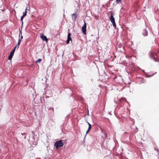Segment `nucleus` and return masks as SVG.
<instances>
[{
    "instance_id": "obj_11",
    "label": "nucleus",
    "mask_w": 159,
    "mask_h": 159,
    "mask_svg": "<svg viewBox=\"0 0 159 159\" xmlns=\"http://www.w3.org/2000/svg\"><path fill=\"white\" fill-rule=\"evenodd\" d=\"M72 18L75 20L77 18V14L75 13H74L72 14Z\"/></svg>"
},
{
    "instance_id": "obj_13",
    "label": "nucleus",
    "mask_w": 159,
    "mask_h": 159,
    "mask_svg": "<svg viewBox=\"0 0 159 159\" xmlns=\"http://www.w3.org/2000/svg\"><path fill=\"white\" fill-rule=\"evenodd\" d=\"M27 7L26 9H25V11L23 13V15L22 16H24V17L26 15L27 13Z\"/></svg>"
},
{
    "instance_id": "obj_3",
    "label": "nucleus",
    "mask_w": 159,
    "mask_h": 159,
    "mask_svg": "<svg viewBox=\"0 0 159 159\" xmlns=\"http://www.w3.org/2000/svg\"><path fill=\"white\" fill-rule=\"evenodd\" d=\"M157 53H156L153 52H150L149 53V55L150 57L152 58L155 61H158L159 60L157 59L155 57V55L156 56Z\"/></svg>"
},
{
    "instance_id": "obj_10",
    "label": "nucleus",
    "mask_w": 159,
    "mask_h": 159,
    "mask_svg": "<svg viewBox=\"0 0 159 159\" xmlns=\"http://www.w3.org/2000/svg\"><path fill=\"white\" fill-rule=\"evenodd\" d=\"M20 42H21L20 41V40H19L17 44L15 46V48L14 49H15V50H16V48H18L19 47V45L20 44Z\"/></svg>"
},
{
    "instance_id": "obj_7",
    "label": "nucleus",
    "mask_w": 159,
    "mask_h": 159,
    "mask_svg": "<svg viewBox=\"0 0 159 159\" xmlns=\"http://www.w3.org/2000/svg\"><path fill=\"white\" fill-rule=\"evenodd\" d=\"M71 34L70 33H69L67 36V39L66 41V43L67 44H68L69 43V42L70 41H72V39L71 38Z\"/></svg>"
},
{
    "instance_id": "obj_9",
    "label": "nucleus",
    "mask_w": 159,
    "mask_h": 159,
    "mask_svg": "<svg viewBox=\"0 0 159 159\" xmlns=\"http://www.w3.org/2000/svg\"><path fill=\"white\" fill-rule=\"evenodd\" d=\"M142 33L143 35L145 36H147L148 35V32L146 30H144Z\"/></svg>"
},
{
    "instance_id": "obj_4",
    "label": "nucleus",
    "mask_w": 159,
    "mask_h": 159,
    "mask_svg": "<svg viewBox=\"0 0 159 159\" xmlns=\"http://www.w3.org/2000/svg\"><path fill=\"white\" fill-rule=\"evenodd\" d=\"M82 30L83 34H84L86 35V24L85 22L82 27Z\"/></svg>"
},
{
    "instance_id": "obj_14",
    "label": "nucleus",
    "mask_w": 159,
    "mask_h": 159,
    "mask_svg": "<svg viewBox=\"0 0 159 159\" xmlns=\"http://www.w3.org/2000/svg\"><path fill=\"white\" fill-rule=\"evenodd\" d=\"M20 33H21V32L20 31V34H19V40H20V41L21 42V40H22V39H23V36H22V35H21V36H20Z\"/></svg>"
},
{
    "instance_id": "obj_19",
    "label": "nucleus",
    "mask_w": 159,
    "mask_h": 159,
    "mask_svg": "<svg viewBox=\"0 0 159 159\" xmlns=\"http://www.w3.org/2000/svg\"><path fill=\"white\" fill-rule=\"evenodd\" d=\"M157 151L158 152L159 154V150L157 149Z\"/></svg>"
},
{
    "instance_id": "obj_8",
    "label": "nucleus",
    "mask_w": 159,
    "mask_h": 159,
    "mask_svg": "<svg viewBox=\"0 0 159 159\" xmlns=\"http://www.w3.org/2000/svg\"><path fill=\"white\" fill-rule=\"evenodd\" d=\"M87 123L89 125V128H88V129L86 131L87 134H88L89 132V130L91 129V127H92L91 125L89 122H87Z\"/></svg>"
},
{
    "instance_id": "obj_16",
    "label": "nucleus",
    "mask_w": 159,
    "mask_h": 159,
    "mask_svg": "<svg viewBox=\"0 0 159 159\" xmlns=\"http://www.w3.org/2000/svg\"><path fill=\"white\" fill-rule=\"evenodd\" d=\"M24 16H22L21 17V18H20V20H21L22 21V23H23V20L24 18Z\"/></svg>"
},
{
    "instance_id": "obj_12",
    "label": "nucleus",
    "mask_w": 159,
    "mask_h": 159,
    "mask_svg": "<svg viewBox=\"0 0 159 159\" xmlns=\"http://www.w3.org/2000/svg\"><path fill=\"white\" fill-rule=\"evenodd\" d=\"M119 101L120 102H125V101H127V100L125 98H122L120 99Z\"/></svg>"
},
{
    "instance_id": "obj_1",
    "label": "nucleus",
    "mask_w": 159,
    "mask_h": 159,
    "mask_svg": "<svg viewBox=\"0 0 159 159\" xmlns=\"http://www.w3.org/2000/svg\"><path fill=\"white\" fill-rule=\"evenodd\" d=\"M63 145V143H62V140H59L56 141L54 143V146L57 149L60 148Z\"/></svg>"
},
{
    "instance_id": "obj_18",
    "label": "nucleus",
    "mask_w": 159,
    "mask_h": 159,
    "mask_svg": "<svg viewBox=\"0 0 159 159\" xmlns=\"http://www.w3.org/2000/svg\"><path fill=\"white\" fill-rule=\"evenodd\" d=\"M49 110H52V111H54V109L53 108H52V107H50L49 108Z\"/></svg>"
},
{
    "instance_id": "obj_17",
    "label": "nucleus",
    "mask_w": 159,
    "mask_h": 159,
    "mask_svg": "<svg viewBox=\"0 0 159 159\" xmlns=\"http://www.w3.org/2000/svg\"><path fill=\"white\" fill-rule=\"evenodd\" d=\"M117 3H120L121 2V0H116Z\"/></svg>"
},
{
    "instance_id": "obj_15",
    "label": "nucleus",
    "mask_w": 159,
    "mask_h": 159,
    "mask_svg": "<svg viewBox=\"0 0 159 159\" xmlns=\"http://www.w3.org/2000/svg\"><path fill=\"white\" fill-rule=\"evenodd\" d=\"M42 61V59H39L37 60L36 61V63H39L41 62Z\"/></svg>"
},
{
    "instance_id": "obj_2",
    "label": "nucleus",
    "mask_w": 159,
    "mask_h": 159,
    "mask_svg": "<svg viewBox=\"0 0 159 159\" xmlns=\"http://www.w3.org/2000/svg\"><path fill=\"white\" fill-rule=\"evenodd\" d=\"M109 20H110L111 21L112 23L113 27L115 28H116V25L115 22V18L113 17V14L112 11L111 12V16L109 18Z\"/></svg>"
},
{
    "instance_id": "obj_6",
    "label": "nucleus",
    "mask_w": 159,
    "mask_h": 159,
    "mask_svg": "<svg viewBox=\"0 0 159 159\" xmlns=\"http://www.w3.org/2000/svg\"><path fill=\"white\" fill-rule=\"evenodd\" d=\"M15 49H13V50L11 52L10 54L8 57V59L11 60L12 59V57L14 55V53L15 52Z\"/></svg>"
},
{
    "instance_id": "obj_20",
    "label": "nucleus",
    "mask_w": 159,
    "mask_h": 159,
    "mask_svg": "<svg viewBox=\"0 0 159 159\" xmlns=\"http://www.w3.org/2000/svg\"><path fill=\"white\" fill-rule=\"evenodd\" d=\"M24 134H25V133L23 134V133H21V134H22V135H23Z\"/></svg>"
},
{
    "instance_id": "obj_5",
    "label": "nucleus",
    "mask_w": 159,
    "mask_h": 159,
    "mask_svg": "<svg viewBox=\"0 0 159 159\" xmlns=\"http://www.w3.org/2000/svg\"><path fill=\"white\" fill-rule=\"evenodd\" d=\"M40 37L43 41H45L46 42H48V39L47 38L46 36L44 35V34L43 33H42L41 34Z\"/></svg>"
}]
</instances>
